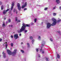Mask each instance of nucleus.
<instances>
[{
	"label": "nucleus",
	"mask_w": 61,
	"mask_h": 61,
	"mask_svg": "<svg viewBox=\"0 0 61 61\" xmlns=\"http://www.w3.org/2000/svg\"><path fill=\"white\" fill-rule=\"evenodd\" d=\"M2 4V2L0 1V5H1Z\"/></svg>",
	"instance_id": "c9c22d12"
},
{
	"label": "nucleus",
	"mask_w": 61,
	"mask_h": 61,
	"mask_svg": "<svg viewBox=\"0 0 61 61\" xmlns=\"http://www.w3.org/2000/svg\"><path fill=\"white\" fill-rule=\"evenodd\" d=\"M35 40H32V41H31L32 43L33 44V43H34V42Z\"/></svg>",
	"instance_id": "5701e85b"
},
{
	"label": "nucleus",
	"mask_w": 61,
	"mask_h": 61,
	"mask_svg": "<svg viewBox=\"0 0 61 61\" xmlns=\"http://www.w3.org/2000/svg\"><path fill=\"white\" fill-rule=\"evenodd\" d=\"M6 23H7V22H6Z\"/></svg>",
	"instance_id": "6e6d98bb"
},
{
	"label": "nucleus",
	"mask_w": 61,
	"mask_h": 61,
	"mask_svg": "<svg viewBox=\"0 0 61 61\" xmlns=\"http://www.w3.org/2000/svg\"><path fill=\"white\" fill-rule=\"evenodd\" d=\"M53 15H54V16H55V15H56V13H53Z\"/></svg>",
	"instance_id": "a878e982"
},
{
	"label": "nucleus",
	"mask_w": 61,
	"mask_h": 61,
	"mask_svg": "<svg viewBox=\"0 0 61 61\" xmlns=\"http://www.w3.org/2000/svg\"><path fill=\"white\" fill-rule=\"evenodd\" d=\"M11 38H13V36L12 35L11 36Z\"/></svg>",
	"instance_id": "ea45409f"
},
{
	"label": "nucleus",
	"mask_w": 61,
	"mask_h": 61,
	"mask_svg": "<svg viewBox=\"0 0 61 61\" xmlns=\"http://www.w3.org/2000/svg\"><path fill=\"white\" fill-rule=\"evenodd\" d=\"M51 20L53 22L52 24H51L50 23H47L46 27L47 28H49L51 27V25L54 26L56 25V19L54 18H52L51 19Z\"/></svg>",
	"instance_id": "f257e3e1"
},
{
	"label": "nucleus",
	"mask_w": 61,
	"mask_h": 61,
	"mask_svg": "<svg viewBox=\"0 0 61 61\" xmlns=\"http://www.w3.org/2000/svg\"><path fill=\"white\" fill-rule=\"evenodd\" d=\"M2 54H3V56L4 58H5L6 57L5 54V53H4V51H3L2 52Z\"/></svg>",
	"instance_id": "1a4fd4ad"
},
{
	"label": "nucleus",
	"mask_w": 61,
	"mask_h": 61,
	"mask_svg": "<svg viewBox=\"0 0 61 61\" xmlns=\"http://www.w3.org/2000/svg\"><path fill=\"white\" fill-rule=\"evenodd\" d=\"M56 2L57 3V4H59V3H60L59 0H56Z\"/></svg>",
	"instance_id": "9d476101"
},
{
	"label": "nucleus",
	"mask_w": 61,
	"mask_h": 61,
	"mask_svg": "<svg viewBox=\"0 0 61 61\" xmlns=\"http://www.w3.org/2000/svg\"><path fill=\"white\" fill-rule=\"evenodd\" d=\"M48 8H47V7H46L44 8V10H46Z\"/></svg>",
	"instance_id": "4be33fe9"
},
{
	"label": "nucleus",
	"mask_w": 61,
	"mask_h": 61,
	"mask_svg": "<svg viewBox=\"0 0 61 61\" xmlns=\"http://www.w3.org/2000/svg\"><path fill=\"white\" fill-rule=\"evenodd\" d=\"M25 25V27H26V26L27 27H30V24H25L24 23H23L22 24V26H23L24 25Z\"/></svg>",
	"instance_id": "423d86ee"
},
{
	"label": "nucleus",
	"mask_w": 61,
	"mask_h": 61,
	"mask_svg": "<svg viewBox=\"0 0 61 61\" xmlns=\"http://www.w3.org/2000/svg\"><path fill=\"white\" fill-rule=\"evenodd\" d=\"M8 10H9V9H7L6 10H4L3 11V13L4 14H5L6 13V12H7V11H8Z\"/></svg>",
	"instance_id": "6e6552de"
},
{
	"label": "nucleus",
	"mask_w": 61,
	"mask_h": 61,
	"mask_svg": "<svg viewBox=\"0 0 61 61\" xmlns=\"http://www.w3.org/2000/svg\"><path fill=\"white\" fill-rule=\"evenodd\" d=\"M44 43H45V42H42V44H41L42 46H43L44 45Z\"/></svg>",
	"instance_id": "2eb2a0df"
},
{
	"label": "nucleus",
	"mask_w": 61,
	"mask_h": 61,
	"mask_svg": "<svg viewBox=\"0 0 61 61\" xmlns=\"http://www.w3.org/2000/svg\"><path fill=\"white\" fill-rule=\"evenodd\" d=\"M46 59V61H49V58H45Z\"/></svg>",
	"instance_id": "dca6fc26"
},
{
	"label": "nucleus",
	"mask_w": 61,
	"mask_h": 61,
	"mask_svg": "<svg viewBox=\"0 0 61 61\" xmlns=\"http://www.w3.org/2000/svg\"><path fill=\"white\" fill-rule=\"evenodd\" d=\"M5 22H3L2 25V26L3 27H5Z\"/></svg>",
	"instance_id": "f8f14e48"
},
{
	"label": "nucleus",
	"mask_w": 61,
	"mask_h": 61,
	"mask_svg": "<svg viewBox=\"0 0 61 61\" xmlns=\"http://www.w3.org/2000/svg\"><path fill=\"white\" fill-rule=\"evenodd\" d=\"M13 27V25H9V27Z\"/></svg>",
	"instance_id": "bb28decb"
},
{
	"label": "nucleus",
	"mask_w": 61,
	"mask_h": 61,
	"mask_svg": "<svg viewBox=\"0 0 61 61\" xmlns=\"http://www.w3.org/2000/svg\"><path fill=\"white\" fill-rule=\"evenodd\" d=\"M14 5V3H12L11 6L13 7Z\"/></svg>",
	"instance_id": "6ab92c4d"
},
{
	"label": "nucleus",
	"mask_w": 61,
	"mask_h": 61,
	"mask_svg": "<svg viewBox=\"0 0 61 61\" xmlns=\"http://www.w3.org/2000/svg\"><path fill=\"white\" fill-rule=\"evenodd\" d=\"M58 32L59 33V34L60 35V31H58Z\"/></svg>",
	"instance_id": "58836bf2"
},
{
	"label": "nucleus",
	"mask_w": 61,
	"mask_h": 61,
	"mask_svg": "<svg viewBox=\"0 0 61 61\" xmlns=\"http://www.w3.org/2000/svg\"><path fill=\"white\" fill-rule=\"evenodd\" d=\"M2 39H0V42H1L2 41Z\"/></svg>",
	"instance_id": "79ce46f5"
},
{
	"label": "nucleus",
	"mask_w": 61,
	"mask_h": 61,
	"mask_svg": "<svg viewBox=\"0 0 61 61\" xmlns=\"http://www.w3.org/2000/svg\"><path fill=\"white\" fill-rule=\"evenodd\" d=\"M50 40L51 41V42H52V41H53V40H52V39L51 38L50 39Z\"/></svg>",
	"instance_id": "473e14b6"
},
{
	"label": "nucleus",
	"mask_w": 61,
	"mask_h": 61,
	"mask_svg": "<svg viewBox=\"0 0 61 61\" xmlns=\"http://www.w3.org/2000/svg\"><path fill=\"white\" fill-rule=\"evenodd\" d=\"M7 51L8 54L9 55H12V56H15V55L16 54V50H14L13 52H11V51L9 50H7Z\"/></svg>",
	"instance_id": "7ed1b4c3"
},
{
	"label": "nucleus",
	"mask_w": 61,
	"mask_h": 61,
	"mask_svg": "<svg viewBox=\"0 0 61 61\" xmlns=\"http://www.w3.org/2000/svg\"><path fill=\"white\" fill-rule=\"evenodd\" d=\"M18 22H20V20H18Z\"/></svg>",
	"instance_id": "37998d69"
},
{
	"label": "nucleus",
	"mask_w": 61,
	"mask_h": 61,
	"mask_svg": "<svg viewBox=\"0 0 61 61\" xmlns=\"http://www.w3.org/2000/svg\"><path fill=\"white\" fill-rule=\"evenodd\" d=\"M27 10V9H26V8L24 9V11H25V10Z\"/></svg>",
	"instance_id": "e433bc0d"
},
{
	"label": "nucleus",
	"mask_w": 61,
	"mask_h": 61,
	"mask_svg": "<svg viewBox=\"0 0 61 61\" xmlns=\"http://www.w3.org/2000/svg\"><path fill=\"white\" fill-rule=\"evenodd\" d=\"M1 57V55H0V57Z\"/></svg>",
	"instance_id": "4d7b16f0"
},
{
	"label": "nucleus",
	"mask_w": 61,
	"mask_h": 61,
	"mask_svg": "<svg viewBox=\"0 0 61 61\" xmlns=\"http://www.w3.org/2000/svg\"><path fill=\"white\" fill-rule=\"evenodd\" d=\"M14 39H17L18 38V36L17 34H16L14 35Z\"/></svg>",
	"instance_id": "39448f33"
},
{
	"label": "nucleus",
	"mask_w": 61,
	"mask_h": 61,
	"mask_svg": "<svg viewBox=\"0 0 61 61\" xmlns=\"http://www.w3.org/2000/svg\"><path fill=\"white\" fill-rule=\"evenodd\" d=\"M21 44H23V42L21 43Z\"/></svg>",
	"instance_id": "864d4df0"
},
{
	"label": "nucleus",
	"mask_w": 61,
	"mask_h": 61,
	"mask_svg": "<svg viewBox=\"0 0 61 61\" xmlns=\"http://www.w3.org/2000/svg\"><path fill=\"white\" fill-rule=\"evenodd\" d=\"M27 3L26 2H25V5H22L21 8H24L25 7V6H26L27 5Z\"/></svg>",
	"instance_id": "0eeeda50"
},
{
	"label": "nucleus",
	"mask_w": 61,
	"mask_h": 61,
	"mask_svg": "<svg viewBox=\"0 0 61 61\" xmlns=\"http://www.w3.org/2000/svg\"><path fill=\"white\" fill-rule=\"evenodd\" d=\"M41 39V37L40 36H39L38 37V39L39 40H40V39Z\"/></svg>",
	"instance_id": "f3484780"
},
{
	"label": "nucleus",
	"mask_w": 61,
	"mask_h": 61,
	"mask_svg": "<svg viewBox=\"0 0 61 61\" xmlns=\"http://www.w3.org/2000/svg\"><path fill=\"white\" fill-rule=\"evenodd\" d=\"M41 49L40 50V52H42V47H41Z\"/></svg>",
	"instance_id": "7c9ffc66"
},
{
	"label": "nucleus",
	"mask_w": 61,
	"mask_h": 61,
	"mask_svg": "<svg viewBox=\"0 0 61 61\" xmlns=\"http://www.w3.org/2000/svg\"><path fill=\"white\" fill-rule=\"evenodd\" d=\"M17 6L18 7V9L19 11H20L21 10V7L20 5V4L19 3L17 4Z\"/></svg>",
	"instance_id": "20e7f679"
},
{
	"label": "nucleus",
	"mask_w": 61,
	"mask_h": 61,
	"mask_svg": "<svg viewBox=\"0 0 61 61\" xmlns=\"http://www.w3.org/2000/svg\"><path fill=\"white\" fill-rule=\"evenodd\" d=\"M36 52H37L38 51V49H36Z\"/></svg>",
	"instance_id": "c85d7f7f"
},
{
	"label": "nucleus",
	"mask_w": 61,
	"mask_h": 61,
	"mask_svg": "<svg viewBox=\"0 0 61 61\" xmlns=\"http://www.w3.org/2000/svg\"><path fill=\"white\" fill-rule=\"evenodd\" d=\"M13 8V6H11V10H12Z\"/></svg>",
	"instance_id": "72a5a7b5"
},
{
	"label": "nucleus",
	"mask_w": 61,
	"mask_h": 61,
	"mask_svg": "<svg viewBox=\"0 0 61 61\" xmlns=\"http://www.w3.org/2000/svg\"><path fill=\"white\" fill-rule=\"evenodd\" d=\"M6 61H7V60H6Z\"/></svg>",
	"instance_id": "5fc2aeb1"
},
{
	"label": "nucleus",
	"mask_w": 61,
	"mask_h": 61,
	"mask_svg": "<svg viewBox=\"0 0 61 61\" xmlns=\"http://www.w3.org/2000/svg\"><path fill=\"white\" fill-rule=\"evenodd\" d=\"M3 8H4V6H3V5H2L1 7V10H3Z\"/></svg>",
	"instance_id": "4468645a"
},
{
	"label": "nucleus",
	"mask_w": 61,
	"mask_h": 61,
	"mask_svg": "<svg viewBox=\"0 0 61 61\" xmlns=\"http://www.w3.org/2000/svg\"><path fill=\"white\" fill-rule=\"evenodd\" d=\"M61 21V20H58V21H57L58 23H59V22H60V21Z\"/></svg>",
	"instance_id": "aec40b11"
},
{
	"label": "nucleus",
	"mask_w": 61,
	"mask_h": 61,
	"mask_svg": "<svg viewBox=\"0 0 61 61\" xmlns=\"http://www.w3.org/2000/svg\"><path fill=\"white\" fill-rule=\"evenodd\" d=\"M5 18H4V20H5Z\"/></svg>",
	"instance_id": "603ef678"
},
{
	"label": "nucleus",
	"mask_w": 61,
	"mask_h": 61,
	"mask_svg": "<svg viewBox=\"0 0 61 61\" xmlns=\"http://www.w3.org/2000/svg\"><path fill=\"white\" fill-rule=\"evenodd\" d=\"M39 57H40V55H39Z\"/></svg>",
	"instance_id": "c03bdc74"
},
{
	"label": "nucleus",
	"mask_w": 61,
	"mask_h": 61,
	"mask_svg": "<svg viewBox=\"0 0 61 61\" xmlns=\"http://www.w3.org/2000/svg\"><path fill=\"white\" fill-rule=\"evenodd\" d=\"M16 14H17V11H16Z\"/></svg>",
	"instance_id": "09e8293b"
},
{
	"label": "nucleus",
	"mask_w": 61,
	"mask_h": 61,
	"mask_svg": "<svg viewBox=\"0 0 61 61\" xmlns=\"http://www.w3.org/2000/svg\"><path fill=\"white\" fill-rule=\"evenodd\" d=\"M19 35L20 36H21V34H20Z\"/></svg>",
	"instance_id": "a18cd8bd"
},
{
	"label": "nucleus",
	"mask_w": 61,
	"mask_h": 61,
	"mask_svg": "<svg viewBox=\"0 0 61 61\" xmlns=\"http://www.w3.org/2000/svg\"><path fill=\"white\" fill-rule=\"evenodd\" d=\"M8 23H10L11 22V20L10 19H9L8 20Z\"/></svg>",
	"instance_id": "a211bd4d"
},
{
	"label": "nucleus",
	"mask_w": 61,
	"mask_h": 61,
	"mask_svg": "<svg viewBox=\"0 0 61 61\" xmlns=\"http://www.w3.org/2000/svg\"><path fill=\"white\" fill-rule=\"evenodd\" d=\"M23 32L25 33L27 32V30L25 29V25H24L23 26H22L21 29L18 31V33H21V32Z\"/></svg>",
	"instance_id": "f03ea898"
},
{
	"label": "nucleus",
	"mask_w": 61,
	"mask_h": 61,
	"mask_svg": "<svg viewBox=\"0 0 61 61\" xmlns=\"http://www.w3.org/2000/svg\"><path fill=\"white\" fill-rule=\"evenodd\" d=\"M37 20V19H34V21L36 23V20Z\"/></svg>",
	"instance_id": "393cba45"
},
{
	"label": "nucleus",
	"mask_w": 61,
	"mask_h": 61,
	"mask_svg": "<svg viewBox=\"0 0 61 61\" xmlns=\"http://www.w3.org/2000/svg\"><path fill=\"white\" fill-rule=\"evenodd\" d=\"M10 49H11V48H10Z\"/></svg>",
	"instance_id": "bf43d9fd"
},
{
	"label": "nucleus",
	"mask_w": 61,
	"mask_h": 61,
	"mask_svg": "<svg viewBox=\"0 0 61 61\" xmlns=\"http://www.w3.org/2000/svg\"><path fill=\"white\" fill-rule=\"evenodd\" d=\"M10 45L12 47H13V43H11Z\"/></svg>",
	"instance_id": "b1692460"
},
{
	"label": "nucleus",
	"mask_w": 61,
	"mask_h": 61,
	"mask_svg": "<svg viewBox=\"0 0 61 61\" xmlns=\"http://www.w3.org/2000/svg\"><path fill=\"white\" fill-rule=\"evenodd\" d=\"M20 51H21V52H22V53H24V51H23L22 50H21Z\"/></svg>",
	"instance_id": "412c9836"
},
{
	"label": "nucleus",
	"mask_w": 61,
	"mask_h": 61,
	"mask_svg": "<svg viewBox=\"0 0 61 61\" xmlns=\"http://www.w3.org/2000/svg\"><path fill=\"white\" fill-rule=\"evenodd\" d=\"M15 9H14L13 12H15Z\"/></svg>",
	"instance_id": "4c0bfd02"
},
{
	"label": "nucleus",
	"mask_w": 61,
	"mask_h": 61,
	"mask_svg": "<svg viewBox=\"0 0 61 61\" xmlns=\"http://www.w3.org/2000/svg\"><path fill=\"white\" fill-rule=\"evenodd\" d=\"M41 24H43V22H42L41 23Z\"/></svg>",
	"instance_id": "3c124183"
},
{
	"label": "nucleus",
	"mask_w": 61,
	"mask_h": 61,
	"mask_svg": "<svg viewBox=\"0 0 61 61\" xmlns=\"http://www.w3.org/2000/svg\"><path fill=\"white\" fill-rule=\"evenodd\" d=\"M56 7H54L53 8V10L55 9H56Z\"/></svg>",
	"instance_id": "f704fd0d"
},
{
	"label": "nucleus",
	"mask_w": 61,
	"mask_h": 61,
	"mask_svg": "<svg viewBox=\"0 0 61 61\" xmlns=\"http://www.w3.org/2000/svg\"><path fill=\"white\" fill-rule=\"evenodd\" d=\"M30 39H33V37L32 36H30Z\"/></svg>",
	"instance_id": "cd10ccee"
},
{
	"label": "nucleus",
	"mask_w": 61,
	"mask_h": 61,
	"mask_svg": "<svg viewBox=\"0 0 61 61\" xmlns=\"http://www.w3.org/2000/svg\"><path fill=\"white\" fill-rule=\"evenodd\" d=\"M7 44H5L6 48H7Z\"/></svg>",
	"instance_id": "c756f323"
},
{
	"label": "nucleus",
	"mask_w": 61,
	"mask_h": 61,
	"mask_svg": "<svg viewBox=\"0 0 61 61\" xmlns=\"http://www.w3.org/2000/svg\"><path fill=\"white\" fill-rule=\"evenodd\" d=\"M44 51H43L42 52V54H44Z\"/></svg>",
	"instance_id": "8fccbe9b"
},
{
	"label": "nucleus",
	"mask_w": 61,
	"mask_h": 61,
	"mask_svg": "<svg viewBox=\"0 0 61 61\" xmlns=\"http://www.w3.org/2000/svg\"><path fill=\"white\" fill-rule=\"evenodd\" d=\"M59 9L60 10H61V7H59Z\"/></svg>",
	"instance_id": "de8ad7c7"
},
{
	"label": "nucleus",
	"mask_w": 61,
	"mask_h": 61,
	"mask_svg": "<svg viewBox=\"0 0 61 61\" xmlns=\"http://www.w3.org/2000/svg\"><path fill=\"white\" fill-rule=\"evenodd\" d=\"M57 56L58 58L59 59H60V56H59V54H57Z\"/></svg>",
	"instance_id": "9b49d317"
},
{
	"label": "nucleus",
	"mask_w": 61,
	"mask_h": 61,
	"mask_svg": "<svg viewBox=\"0 0 61 61\" xmlns=\"http://www.w3.org/2000/svg\"><path fill=\"white\" fill-rule=\"evenodd\" d=\"M21 3L22 4H24V2H22Z\"/></svg>",
	"instance_id": "49530a36"
},
{
	"label": "nucleus",
	"mask_w": 61,
	"mask_h": 61,
	"mask_svg": "<svg viewBox=\"0 0 61 61\" xmlns=\"http://www.w3.org/2000/svg\"><path fill=\"white\" fill-rule=\"evenodd\" d=\"M6 43H7V42H6Z\"/></svg>",
	"instance_id": "13d9d810"
},
{
	"label": "nucleus",
	"mask_w": 61,
	"mask_h": 61,
	"mask_svg": "<svg viewBox=\"0 0 61 61\" xmlns=\"http://www.w3.org/2000/svg\"><path fill=\"white\" fill-rule=\"evenodd\" d=\"M17 17H15V20L16 21L17 20Z\"/></svg>",
	"instance_id": "2f4dec72"
},
{
	"label": "nucleus",
	"mask_w": 61,
	"mask_h": 61,
	"mask_svg": "<svg viewBox=\"0 0 61 61\" xmlns=\"http://www.w3.org/2000/svg\"><path fill=\"white\" fill-rule=\"evenodd\" d=\"M34 24V23H31V25H33Z\"/></svg>",
	"instance_id": "a19ab883"
},
{
	"label": "nucleus",
	"mask_w": 61,
	"mask_h": 61,
	"mask_svg": "<svg viewBox=\"0 0 61 61\" xmlns=\"http://www.w3.org/2000/svg\"><path fill=\"white\" fill-rule=\"evenodd\" d=\"M27 44L28 46V48H29V47H30V45H29V44L28 43H27Z\"/></svg>",
	"instance_id": "ddd939ff"
}]
</instances>
